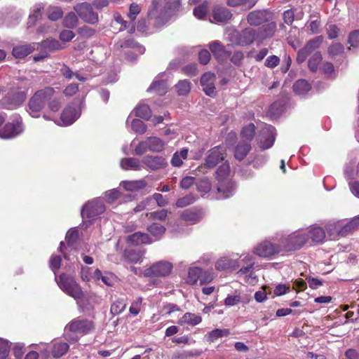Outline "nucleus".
<instances>
[{
    "label": "nucleus",
    "mask_w": 359,
    "mask_h": 359,
    "mask_svg": "<svg viewBox=\"0 0 359 359\" xmlns=\"http://www.w3.org/2000/svg\"><path fill=\"white\" fill-rule=\"evenodd\" d=\"M147 230L157 240L160 239L165 232V226L158 223H153L148 226Z\"/></svg>",
    "instance_id": "72a5a7b5"
},
{
    "label": "nucleus",
    "mask_w": 359,
    "mask_h": 359,
    "mask_svg": "<svg viewBox=\"0 0 359 359\" xmlns=\"http://www.w3.org/2000/svg\"><path fill=\"white\" fill-rule=\"evenodd\" d=\"M212 16L217 22H226L231 20L232 13L226 7L215 6L212 9Z\"/></svg>",
    "instance_id": "4be33fe9"
},
{
    "label": "nucleus",
    "mask_w": 359,
    "mask_h": 359,
    "mask_svg": "<svg viewBox=\"0 0 359 359\" xmlns=\"http://www.w3.org/2000/svg\"><path fill=\"white\" fill-rule=\"evenodd\" d=\"M229 39L233 44L239 46H248L255 41L257 43L256 29L246 27L241 31L231 30L229 34Z\"/></svg>",
    "instance_id": "20e7f679"
},
{
    "label": "nucleus",
    "mask_w": 359,
    "mask_h": 359,
    "mask_svg": "<svg viewBox=\"0 0 359 359\" xmlns=\"http://www.w3.org/2000/svg\"><path fill=\"white\" fill-rule=\"evenodd\" d=\"M148 91L154 92L158 95H163L167 93V85L164 81H156L152 82Z\"/></svg>",
    "instance_id": "473e14b6"
},
{
    "label": "nucleus",
    "mask_w": 359,
    "mask_h": 359,
    "mask_svg": "<svg viewBox=\"0 0 359 359\" xmlns=\"http://www.w3.org/2000/svg\"><path fill=\"white\" fill-rule=\"evenodd\" d=\"M27 99V93L19 88H11L0 100L3 108L13 110L20 107Z\"/></svg>",
    "instance_id": "423d86ee"
},
{
    "label": "nucleus",
    "mask_w": 359,
    "mask_h": 359,
    "mask_svg": "<svg viewBox=\"0 0 359 359\" xmlns=\"http://www.w3.org/2000/svg\"><path fill=\"white\" fill-rule=\"evenodd\" d=\"M271 13L265 10L253 11L247 15V22L251 26H259L269 21Z\"/></svg>",
    "instance_id": "f3484780"
},
{
    "label": "nucleus",
    "mask_w": 359,
    "mask_h": 359,
    "mask_svg": "<svg viewBox=\"0 0 359 359\" xmlns=\"http://www.w3.org/2000/svg\"><path fill=\"white\" fill-rule=\"evenodd\" d=\"M292 89L297 95H304L311 89V85L305 79H298L293 84Z\"/></svg>",
    "instance_id": "c756f323"
},
{
    "label": "nucleus",
    "mask_w": 359,
    "mask_h": 359,
    "mask_svg": "<svg viewBox=\"0 0 359 359\" xmlns=\"http://www.w3.org/2000/svg\"><path fill=\"white\" fill-rule=\"evenodd\" d=\"M132 129L137 133L144 134L147 131V126L140 119H134L131 123Z\"/></svg>",
    "instance_id": "6e6d98bb"
},
{
    "label": "nucleus",
    "mask_w": 359,
    "mask_h": 359,
    "mask_svg": "<svg viewBox=\"0 0 359 359\" xmlns=\"http://www.w3.org/2000/svg\"><path fill=\"white\" fill-rule=\"evenodd\" d=\"M175 88L178 95H187L190 91L191 83L188 80H182L175 85Z\"/></svg>",
    "instance_id": "c03bdc74"
},
{
    "label": "nucleus",
    "mask_w": 359,
    "mask_h": 359,
    "mask_svg": "<svg viewBox=\"0 0 359 359\" xmlns=\"http://www.w3.org/2000/svg\"><path fill=\"white\" fill-rule=\"evenodd\" d=\"M127 242L133 245L151 244L153 241L149 234L140 231L135 232L127 238Z\"/></svg>",
    "instance_id": "5701e85b"
},
{
    "label": "nucleus",
    "mask_w": 359,
    "mask_h": 359,
    "mask_svg": "<svg viewBox=\"0 0 359 359\" xmlns=\"http://www.w3.org/2000/svg\"><path fill=\"white\" fill-rule=\"evenodd\" d=\"M121 196V193L116 189H111L105 193V198L107 203H113L117 201Z\"/></svg>",
    "instance_id": "4d7b16f0"
},
{
    "label": "nucleus",
    "mask_w": 359,
    "mask_h": 359,
    "mask_svg": "<svg viewBox=\"0 0 359 359\" xmlns=\"http://www.w3.org/2000/svg\"><path fill=\"white\" fill-rule=\"evenodd\" d=\"M145 140L147 144V148L150 151L161 152L164 149V142L157 137H149Z\"/></svg>",
    "instance_id": "cd10ccee"
},
{
    "label": "nucleus",
    "mask_w": 359,
    "mask_h": 359,
    "mask_svg": "<svg viewBox=\"0 0 359 359\" xmlns=\"http://www.w3.org/2000/svg\"><path fill=\"white\" fill-rule=\"evenodd\" d=\"M77 24H78V18H77L76 15L73 12H70V13H67L62 20L63 27L69 28V29L75 27Z\"/></svg>",
    "instance_id": "ea45409f"
},
{
    "label": "nucleus",
    "mask_w": 359,
    "mask_h": 359,
    "mask_svg": "<svg viewBox=\"0 0 359 359\" xmlns=\"http://www.w3.org/2000/svg\"><path fill=\"white\" fill-rule=\"evenodd\" d=\"M41 45L43 48L50 50H57L63 48V46L59 41L55 39H48L42 41Z\"/></svg>",
    "instance_id": "a18cd8bd"
},
{
    "label": "nucleus",
    "mask_w": 359,
    "mask_h": 359,
    "mask_svg": "<svg viewBox=\"0 0 359 359\" xmlns=\"http://www.w3.org/2000/svg\"><path fill=\"white\" fill-rule=\"evenodd\" d=\"M252 147L250 142L240 141L235 147L234 157L239 161H243L249 152L251 151Z\"/></svg>",
    "instance_id": "b1692460"
},
{
    "label": "nucleus",
    "mask_w": 359,
    "mask_h": 359,
    "mask_svg": "<svg viewBox=\"0 0 359 359\" xmlns=\"http://www.w3.org/2000/svg\"><path fill=\"white\" fill-rule=\"evenodd\" d=\"M62 263V258L60 256H52L49 261V266L51 270L55 273V272L60 268Z\"/></svg>",
    "instance_id": "052dcab7"
},
{
    "label": "nucleus",
    "mask_w": 359,
    "mask_h": 359,
    "mask_svg": "<svg viewBox=\"0 0 359 359\" xmlns=\"http://www.w3.org/2000/svg\"><path fill=\"white\" fill-rule=\"evenodd\" d=\"M254 253L264 258H270L278 254L284 255L280 243L277 244L269 241H264L259 243L255 248Z\"/></svg>",
    "instance_id": "1a4fd4ad"
},
{
    "label": "nucleus",
    "mask_w": 359,
    "mask_h": 359,
    "mask_svg": "<svg viewBox=\"0 0 359 359\" xmlns=\"http://www.w3.org/2000/svg\"><path fill=\"white\" fill-rule=\"evenodd\" d=\"M275 128L269 125L263 128L260 133L259 147L263 149L271 148L275 142Z\"/></svg>",
    "instance_id": "2eb2a0df"
},
{
    "label": "nucleus",
    "mask_w": 359,
    "mask_h": 359,
    "mask_svg": "<svg viewBox=\"0 0 359 359\" xmlns=\"http://www.w3.org/2000/svg\"><path fill=\"white\" fill-rule=\"evenodd\" d=\"M323 42V36H319L309 40L303 48L311 55L315 50L318 49Z\"/></svg>",
    "instance_id": "e433bc0d"
},
{
    "label": "nucleus",
    "mask_w": 359,
    "mask_h": 359,
    "mask_svg": "<svg viewBox=\"0 0 359 359\" xmlns=\"http://www.w3.org/2000/svg\"><path fill=\"white\" fill-rule=\"evenodd\" d=\"M213 280V276L211 272L204 271L201 269V274L199 278L200 284L205 285L210 283Z\"/></svg>",
    "instance_id": "338daca9"
},
{
    "label": "nucleus",
    "mask_w": 359,
    "mask_h": 359,
    "mask_svg": "<svg viewBox=\"0 0 359 359\" xmlns=\"http://www.w3.org/2000/svg\"><path fill=\"white\" fill-rule=\"evenodd\" d=\"M172 269L170 262L160 261L153 264L150 267L144 271L146 277H165L168 276Z\"/></svg>",
    "instance_id": "9b49d317"
},
{
    "label": "nucleus",
    "mask_w": 359,
    "mask_h": 359,
    "mask_svg": "<svg viewBox=\"0 0 359 359\" xmlns=\"http://www.w3.org/2000/svg\"><path fill=\"white\" fill-rule=\"evenodd\" d=\"M123 256L129 263L135 264L141 259L140 255L134 250H125Z\"/></svg>",
    "instance_id": "864d4df0"
},
{
    "label": "nucleus",
    "mask_w": 359,
    "mask_h": 359,
    "mask_svg": "<svg viewBox=\"0 0 359 359\" xmlns=\"http://www.w3.org/2000/svg\"><path fill=\"white\" fill-rule=\"evenodd\" d=\"M66 329L73 334L84 336L95 330V324L92 319L76 318L67 325Z\"/></svg>",
    "instance_id": "0eeeda50"
},
{
    "label": "nucleus",
    "mask_w": 359,
    "mask_h": 359,
    "mask_svg": "<svg viewBox=\"0 0 359 359\" xmlns=\"http://www.w3.org/2000/svg\"><path fill=\"white\" fill-rule=\"evenodd\" d=\"M348 43L350 44L348 49H351V47L359 46V29L354 30L350 33Z\"/></svg>",
    "instance_id": "bf43d9fd"
},
{
    "label": "nucleus",
    "mask_w": 359,
    "mask_h": 359,
    "mask_svg": "<svg viewBox=\"0 0 359 359\" xmlns=\"http://www.w3.org/2000/svg\"><path fill=\"white\" fill-rule=\"evenodd\" d=\"M168 211L165 209H162L157 211H154L147 214V217L149 219L165 221L168 217Z\"/></svg>",
    "instance_id": "8fccbe9b"
},
{
    "label": "nucleus",
    "mask_w": 359,
    "mask_h": 359,
    "mask_svg": "<svg viewBox=\"0 0 359 359\" xmlns=\"http://www.w3.org/2000/svg\"><path fill=\"white\" fill-rule=\"evenodd\" d=\"M79 18L85 22L95 25L99 21L98 14L93 11V6L87 2L78 4L74 7Z\"/></svg>",
    "instance_id": "9d476101"
},
{
    "label": "nucleus",
    "mask_w": 359,
    "mask_h": 359,
    "mask_svg": "<svg viewBox=\"0 0 359 359\" xmlns=\"http://www.w3.org/2000/svg\"><path fill=\"white\" fill-rule=\"evenodd\" d=\"M307 233L309 239L315 243H323L325 238V231L320 226H312Z\"/></svg>",
    "instance_id": "a878e982"
},
{
    "label": "nucleus",
    "mask_w": 359,
    "mask_h": 359,
    "mask_svg": "<svg viewBox=\"0 0 359 359\" xmlns=\"http://www.w3.org/2000/svg\"><path fill=\"white\" fill-rule=\"evenodd\" d=\"M182 71L184 74L187 76H196L198 73L197 65L194 63L189 64L184 66Z\"/></svg>",
    "instance_id": "774afa93"
},
{
    "label": "nucleus",
    "mask_w": 359,
    "mask_h": 359,
    "mask_svg": "<svg viewBox=\"0 0 359 359\" xmlns=\"http://www.w3.org/2000/svg\"><path fill=\"white\" fill-rule=\"evenodd\" d=\"M226 156L225 148L217 146L212 148L208 151V155L205 158V161L203 164L198 166V171L202 172H207L208 169L213 168L220 161H223Z\"/></svg>",
    "instance_id": "6e6552de"
},
{
    "label": "nucleus",
    "mask_w": 359,
    "mask_h": 359,
    "mask_svg": "<svg viewBox=\"0 0 359 359\" xmlns=\"http://www.w3.org/2000/svg\"><path fill=\"white\" fill-rule=\"evenodd\" d=\"M135 116L146 121H148L151 117V110L149 105L145 104H139L134 109Z\"/></svg>",
    "instance_id": "2f4dec72"
},
{
    "label": "nucleus",
    "mask_w": 359,
    "mask_h": 359,
    "mask_svg": "<svg viewBox=\"0 0 359 359\" xmlns=\"http://www.w3.org/2000/svg\"><path fill=\"white\" fill-rule=\"evenodd\" d=\"M201 274V269L197 266L191 267L189 269L187 283L190 285H195L199 280Z\"/></svg>",
    "instance_id": "c9c22d12"
},
{
    "label": "nucleus",
    "mask_w": 359,
    "mask_h": 359,
    "mask_svg": "<svg viewBox=\"0 0 359 359\" xmlns=\"http://www.w3.org/2000/svg\"><path fill=\"white\" fill-rule=\"evenodd\" d=\"M69 349V346L67 342L56 341L53 343L51 354L53 358H60L65 355Z\"/></svg>",
    "instance_id": "393cba45"
},
{
    "label": "nucleus",
    "mask_w": 359,
    "mask_h": 359,
    "mask_svg": "<svg viewBox=\"0 0 359 359\" xmlns=\"http://www.w3.org/2000/svg\"><path fill=\"white\" fill-rule=\"evenodd\" d=\"M255 126L252 123L243 126L241 132V141L250 143L255 137Z\"/></svg>",
    "instance_id": "c85d7f7f"
},
{
    "label": "nucleus",
    "mask_w": 359,
    "mask_h": 359,
    "mask_svg": "<svg viewBox=\"0 0 359 359\" xmlns=\"http://www.w3.org/2000/svg\"><path fill=\"white\" fill-rule=\"evenodd\" d=\"M323 57L320 52H316L308 61V67L312 72H316Z\"/></svg>",
    "instance_id": "f704fd0d"
},
{
    "label": "nucleus",
    "mask_w": 359,
    "mask_h": 359,
    "mask_svg": "<svg viewBox=\"0 0 359 359\" xmlns=\"http://www.w3.org/2000/svg\"><path fill=\"white\" fill-rule=\"evenodd\" d=\"M195 201L196 198L194 194H188L184 197L178 198L175 203V205L177 208H184L193 204Z\"/></svg>",
    "instance_id": "de8ad7c7"
},
{
    "label": "nucleus",
    "mask_w": 359,
    "mask_h": 359,
    "mask_svg": "<svg viewBox=\"0 0 359 359\" xmlns=\"http://www.w3.org/2000/svg\"><path fill=\"white\" fill-rule=\"evenodd\" d=\"M77 33L80 36L84 39H90L95 34V29L87 25L82 26L77 29Z\"/></svg>",
    "instance_id": "5fc2aeb1"
},
{
    "label": "nucleus",
    "mask_w": 359,
    "mask_h": 359,
    "mask_svg": "<svg viewBox=\"0 0 359 359\" xmlns=\"http://www.w3.org/2000/svg\"><path fill=\"white\" fill-rule=\"evenodd\" d=\"M309 241L308 233L304 231H296L280 239L283 255L300 250Z\"/></svg>",
    "instance_id": "7ed1b4c3"
},
{
    "label": "nucleus",
    "mask_w": 359,
    "mask_h": 359,
    "mask_svg": "<svg viewBox=\"0 0 359 359\" xmlns=\"http://www.w3.org/2000/svg\"><path fill=\"white\" fill-rule=\"evenodd\" d=\"M203 216V210L198 207H193L183 210L180 215V219L189 224H194L200 222Z\"/></svg>",
    "instance_id": "dca6fc26"
},
{
    "label": "nucleus",
    "mask_w": 359,
    "mask_h": 359,
    "mask_svg": "<svg viewBox=\"0 0 359 359\" xmlns=\"http://www.w3.org/2000/svg\"><path fill=\"white\" fill-rule=\"evenodd\" d=\"M79 114L75 107L68 105L62 110L60 119L64 125L69 126L72 124L79 118Z\"/></svg>",
    "instance_id": "412c9836"
},
{
    "label": "nucleus",
    "mask_w": 359,
    "mask_h": 359,
    "mask_svg": "<svg viewBox=\"0 0 359 359\" xmlns=\"http://www.w3.org/2000/svg\"><path fill=\"white\" fill-rule=\"evenodd\" d=\"M34 50V47L30 44L19 45L13 48L12 54L15 58H24Z\"/></svg>",
    "instance_id": "bb28decb"
},
{
    "label": "nucleus",
    "mask_w": 359,
    "mask_h": 359,
    "mask_svg": "<svg viewBox=\"0 0 359 359\" xmlns=\"http://www.w3.org/2000/svg\"><path fill=\"white\" fill-rule=\"evenodd\" d=\"M327 232L331 240H337L339 236V222L331 223L326 226Z\"/></svg>",
    "instance_id": "37998d69"
},
{
    "label": "nucleus",
    "mask_w": 359,
    "mask_h": 359,
    "mask_svg": "<svg viewBox=\"0 0 359 359\" xmlns=\"http://www.w3.org/2000/svg\"><path fill=\"white\" fill-rule=\"evenodd\" d=\"M23 130L22 121L14 120L12 122L6 123L0 129V137L3 139L13 138L20 135Z\"/></svg>",
    "instance_id": "ddd939ff"
},
{
    "label": "nucleus",
    "mask_w": 359,
    "mask_h": 359,
    "mask_svg": "<svg viewBox=\"0 0 359 359\" xmlns=\"http://www.w3.org/2000/svg\"><path fill=\"white\" fill-rule=\"evenodd\" d=\"M43 6L39 4L35 6L32 14L29 16L28 25L29 26L35 25L36 22L42 16Z\"/></svg>",
    "instance_id": "a19ab883"
},
{
    "label": "nucleus",
    "mask_w": 359,
    "mask_h": 359,
    "mask_svg": "<svg viewBox=\"0 0 359 359\" xmlns=\"http://www.w3.org/2000/svg\"><path fill=\"white\" fill-rule=\"evenodd\" d=\"M215 75L213 73L206 72L201 78V86L214 84Z\"/></svg>",
    "instance_id": "e2e57ef3"
},
{
    "label": "nucleus",
    "mask_w": 359,
    "mask_h": 359,
    "mask_svg": "<svg viewBox=\"0 0 359 359\" xmlns=\"http://www.w3.org/2000/svg\"><path fill=\"white\" fill-rule=\"evenodd\" d=\"M229 174L230 166L227 163L221 165L215 172V178L217 181L216 198L219 200L233 196L235 184L229 178Z\"/></svg>",
    "instance_id": "f257e3e1"
},
{
    "label": "nucleus",
    "mask_w": 359,
    "mask_h": 359,
    "mask_svg": "<svg viewBox=\"0 0 359 359\" xmlns=\"http://www.w3.org/2000/svg\"><path fill=\"white\" fill-rule=\"evenodd\" d=\"M276 30V24L274 22H268L256 29L257 45L259 46L264 40L271 38L274 35Z\"/></svg>",
    "instance_id": "a211bd4d"
},
{
    "label": "nucleus",
    "mask_w": 359,
    "mask_h": 359,
    "mask_svg": "<svg viewBox=\"0 0 359 359\" xmlns=\"http://www.w3.org/2000/svg\"><path fill=\"white\" fill-rule=\"evenodd\" d=\"M55 280L60 289L69 296L75 299H81L83 296L81 287L72 276L62 273L55 276Z\"/></svg>",
    "instance_id": "39448f33"
},
{
    "label": "nucleus",
    "mask_w": 359,
    "mask_h": 359,
    "mask_svg": "<svg viewBox=\"0 0 359 359\" xmlns=\"http://www.w3.org/2000/svg\"><path fill=\"white\" fill-rule=\"evenodd\" d=\"M48 106L50 111L53 112H57L62 107V102L60 98L55 97V98H50L48 101Z\"/></svg>",
    "instance_id": "13d9d810"
},
{
    "label": "nucleus",
    "mask_w": 359,
    "mask_h": 359,
    "mask_svg": "<svg viewBox=\"0 0 359 359\" xmlns=\"http://www.w3.org/2000/svg\"><path fill=\"white\" fill-rule=\"evenodd\" d=\"M226 4L231 7L247 6L248 8H251L255 5L256 0H226Z\"/></svg>",
    "instance_id": "3c124183"
},
{
    "label": "nucleus",
    "mask_w": 359,
    "mask_h": 359,
    "mask_svg": "<svg viewBox=\"0 0 359 359\" xmlns=\"http://www.w3.org/2000/svg\"><path fill=\"white\" fill-rule=\"evenodd\" d=\"M144 180L137 181H124L123 182V187L126 191H133L145 187Z\"/></svg>",
    "instance_id": "58836bf2"
},
{
    "label": "nucleus",
    "mask_w": 359,
    "mask_h": 359,
    "mask_svg": "<svg viewBox=\"0 0 359 359\" xmlns=\"http://www.w3.org/2000/svg\"><path fill=\"white\" fill-rule=\"evenodd\" d=\"M105 211V206L100 200H93L86 203L82 208L81 217L85 219H93Z\"/></svg>",
    "instance_id": "f8f14e48"
},
{
    "label": "nucleus",
    "mask_w": 359,
    "mask_h": 359,
    "mask_svg": "<svg viewBox=\"0 0 359 359\" xmlns=\"http://www.w3.org/2000/svg\"><path fill=\"white\" fill-rule=\"evenodd\" d=\"M344 47L340 43L331 44L327 49V53L332 57L341 55L344 53Z\"/></svg>",
    "instance_id": "603ef678"
},
{
    "label": "nucleus",
    "mask_w": 359,
    "mask_h": 359,
    "mask_svg": "<svg viewBox=\"0 0 359 359\" xmlns=\"http://www.w3.org/2000/svg\"><path fill=\"white\" fill-rule=\"evenodd\" d=\"M55 93V90L52 87H45L36 90L29 98L27 104V112L29 115L34 118H39L41 111Z\"/></svg>",
    "instance_id": "f03ea898"
},
{
    "label": "nucleus",
    "mask_w": 359,
    "mask_h": 359,
    "mask_svg": "<svg viewBox=\"0 0 359 359\" xmlns=\"http://www.w3.org/2000/svg\"><path fill=\"white\" fill-rule=\"evenodd\" d=\"M79 239V231L76 229L71 230L66 235V241L69 245L74 244Z\"/></svg>",
    "instance_id": "69168bd1"
},
{
    "label": "nucleus",
    "mask_w": 359,
    "mask_h": 359,
    "mask_svg": "<svg viewBox=\"0 0 359 359\" xmlns=\"http://www.w3.org/2000/svg\"><path fill=\"white\" fill-rule=\"evenodd\" d=\"M208 1H205L194 9V15L198 19H204L208 13Z\"/></svg>",
    "instance_id": "49530a36"
},
{
    "label": "nucleus",
    "mask_w": 359,
    "mask_h": 359,
    "mask_svg": "<svg viewBox=\"0 0 359 359\" xmlns=\"http://www.w3.org/2000/svg\"><path fill=\"white\" fill-rule=\"evenodd\" d=\"M121 166L123 170H141L142 165L139 159L135 158H125L121 161Z\"/></svg>",
    "instance_id": "7c9ffc66"
},
{
    "label": "nucleus",
    "mask_w": 359,
    "mask_h": 359,
    "mask_svg": "<svg viewBox=\"0 0 359 359\" xmlns=\"http://www.w3.org/2000/svg\"><path fill=\"white\" fill-rule=\"evenodd\" d=\"M63 11L61 8L57 6H51L48 9V18L52 21H56L62 18Z\"/></svg>",
    "instance_id": "09e8293b"
},
{
    "label": "nucleus",
    "mask_w": 359,
    "mask_h": 359,
    "mask_svg": "<svg viewBox=\"0 0 359 359\" xmlns=\"http://www.w3.org/2000/svg\"><path fill=\"white\" fill-rule=\"evenodd\" d=\"M142 163L145 168L151 171L165 169L168 165L166 158L162 156H145L142 159Z\"/></svg>",
    "instance_id": "4468645a"
},
{
    "label": "nucleus",
    "mask_w": 359,
    "mask_h": 359,
    "mask_svg": "<svg viewBox=\"0 0 359 359\" xmlns=\"http://www.w3.org/2000/svg\"><path fill=\"white\" fill-rule=\"evenodd\" d=\"M126 307V303L123 299H117L112 303L110 312L113 316L118 315L123 312Z\"/></svg>",
    "instance_id": "79ce46f5"
},
{
    "label": "nucleus",
    "mask_w": 359,
    "mask_h": 359,
    "mask_svg": "<svg viewBox=\"0 0 359 359\" xmlns=\"http://www.w3.org/2000/svg\"><path fill=\"white\" fill-rule=\"evenodd\" d=\"M209 48L214 57L218 61H223L231 55V53L226 50L224 46L217 41L210 43Z\"/></svg>",
    "instance_id": "aec40b11"
},
{
    "label": "nucleus",
    "mask_w": 359,
    "mask_h": 359,
    "mask_svg": "<svg viewBox=\"0 0 359 359\" xmlns=\"http://www.w3.org/2000/svg\"><path fill=\"white\" fill-rule=\"evenodd\" d=\"M142 302V297H137L131 303L129 308V312L133 316H137L140 311V306Z\"/></svg>",
    "instance_id": "680f3d73"
},
{
    "label": "nucleus",
    "mask_w": 359,
    "mask_h": 359,
    "mask_svg": "<svg viewBox=\"0 0 359 359\" xmlns=\"http://www.w3.org/2000/svg\"><path fill=\"white\" fill-rule=\"evenodd\" d=\"M230 334V330L229 329H214L208 333L209 340L212 342L217 340L219 338L223 337H227Z\"/></svg>",
    "instance_id": "4c0bfd02"
},
{
    "label": "nucleus",
    "mask_w": 359,
    "mask_h": 359,
    "mask_svg": "<svg viewBox=\"0 0 359 359\" xmlns=\"http://www.w3.org/2000/svg\"><path fill=\"white\" fill-rule=\"evenodd\" d=\"M339 229L340 237H345L355 231L350 222H348L344 225H342L339 222Z\"/></svg>",
    "instance_id": "0e129e2a"
},
{
    "label": "nucleus",
    "mask_w": 359,
    "mask_h": 359,
    "mask_svg": "<svg viewBox=\"0 0 359 359\" xmlns=\"http://www.w3.org/2000/svg\"><path fill=\"white\" fill-rule=\"evenodd\" d=\"M202 322V316L191 312L185 313L177 320V324L186 327H193L199 325Z\"/></svg>",
    "instance_id": "6ab92c4d"
}]
</instances>
